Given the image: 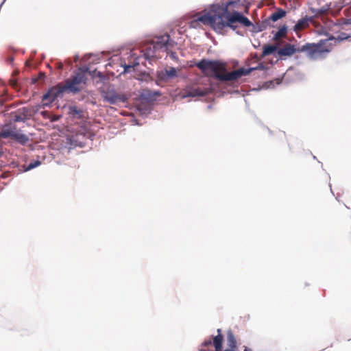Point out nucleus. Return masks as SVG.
<instances>
[{
    "mask_svg": "<svg viewBox=\"0 0 351 351\" xmlns=\"http://www.w3.org/2000/svg\"><path fill=\"white\" fill-rule=\"evenodd\" d=\"M235 4H237V3L232 1L228 2L221 14H217L208 12L197 16L195 19L191 21V25L194 27L195 24L200 22L218 30H222L226 27L235 29L237 27L235 23H239L245 27H250L252 25V22L241 13L237 11L230 13L228 11L230 8Z\"/></svg>",
    "mask_w": 351,
    "mask_h": 351,
    "instance_id": "obj_1",
    "label": "nucleus"
},
{
    "mask_svg": "<svg viewBox=\"0 0 351 351\" xmlns=\"http://www.w3.org/2000/svg\"><path fill=\"white\" fill-rule=\"evenodd\" d=\"M195 66L202 71L206 76H214L217 80L221 82H232L237 80L242 76L250 74L252 71L259 69L263 66H258L254 68H240L237 70L228 72L226 69L227 64L219 60H209L202 59L196 63Z\"/></svg>",
    "mask_w": 351,
    "mask_h": 351,
    "instance_id": "obj_2",
    "label": "nucleus"
},
{
    "mask_svg": "<svg viewBox=\"0 0 351 351\" xmlns=\"http://www.w3.org/2000/svg\"><path fill=\"white\" fill-rule=\"evenodd\" d=\"M240 344L234 331L229 328L223 333L221 328L217 330V335L206 338L202 343L204 348H214L215 351H235Z\"/></svg>",
    "mask_w": 351,
    "mask_h": 351,
    "instance_id": "obj_3",
    "label": "nucleus"
},
{
    "mask_svg": "<svg viewBox=\"0 0 351 351\" xmlns=\"http://www.w3.org/2000/svg\"><path fill=\"white\" fill-rule=\"evenodd\" d=\"M240 344L234 331L229 328L223 333L221 328L217 330V335L206 338L202 343L204 348H214L215 351H235Z\"/></svg>",
    "mask_w": 351,
    "mask_h": 351,
    "instance_id": "obj_4",
    "label": "nucleus"
},
{
    "mask_svg": "<svg viewBox=\"0 0 351 351\" xmlns=\"http://www.w3.org/2000/svg\"><path fill=\"white\" fill-rule=\"evenodd\" d=\"M87 80L86 71L80 69L75 75L64 82V86L66 91L76 94L84 88Z\"/></svg>",
    "mask_w": 351,
    "mask_h": 351,
    "instance_id": "obj_5",
    "label": "nucleus"
},
{
    "mask_svg": "<svg viewBox=\"0 0 351 351\" xmlns=\"http://www.w3.org/2000/svg\"><path fill=\"white\" fill-rule=\"evenodd\" d=\"M1 134L3 138H10L21 145H25L29 141L28 136L22 134L12 123L5 124L1 129Z\"/></svg>",
    "mask_w": 351,
    "mask_h": 351,
    "instance_id": "obj_6",
    "label": "nucleus"
},
{
    "mask_svg": "<svg viewBox=\"0 0 351 351\" xmlns=\"http://www.w3.org/2000/svg\"><path fill=\"white\" fill-rule=\"evenodd\" d=\"M326 41L327 40H321L317 45L307 43L302 47H298V52H305L308 58L316 59L321 56L323 53L330 51V47L322 46L323 43Z\"/></svg>",
    "mask_w": 351,
    "mask_h": 351,
    "instance_id": "obj_7",
    "label": "nucleus"
},
{
    "mask_svg": "<svg viewBox=\"0 0 351 351\" xmlns=\"http://www.w3.org/2000/svg\"><path fill=\"white\" fill-rule=\"evenodd\" d=\"M152 42L160 53V51H167L170 47H173L175 44L174 41L170 39V36L167 34L156 37ZM153 47L154 48V47Z\"/></svg>",
    "mask_w": 351,
    "mask_h": 351,
    "instance_id": "obj_8",
    "label": "nucleus"
},
{
    "mask_svg": "<svg viewBox=\"0 0 351 351\" xmlns=\"http://www.w3.org/2000/svg\"><path fill=\"white\" fill-rule=\"evenodd\" d=\"M104 100L110 104H116L119 102L124 103L128 98L125 95L117 93L114 89L108 88L101 93Z\"/></svg>",
    "mask_w": 351,
    "mask_h": 351,
    "instance_id": "obj_9",
    "label": "nucleus"
},
{
    "mask_svg": "<svg viewBox=\"0 0 351 351\" xmlns=\"http://www.w3.org/2000/svg\"><path fill=\"white\" fill-rule=\"evenodd\" d=\"M66 91L64 84L59 83L56 86L51 87L48 92L43 95V100H47L49 102H53Z\"/></svg>",
    "mask_w": 351,
    "mask_h": 351,
    "instance_id": "obj_10",
    "label": "nucleus"
},
{
    "mask_svg": "<svg viewBox=\"0 0 351 351\" xmlns=\"http://www.w3.org/2000/svg\"><path fill=\"white\" fill-rule=\"evenodd\" d=\"M177 76V70L174 67H170L169 69H165L157 72V79L158 81L167 82L169 80Z\"/></svg>",
    "mask_w": 351,
    "mask_h": 351,
    "instance_id": "obj_11",
    "label": "nucleus"
},
{
    "mask_svg": "<svg viewBox=\"0 0 351 351\" xmlns=\"http://www.w3.org/2000/svg\"><path fill=\"white\" fill-rule=\"evenodd\" d=\"M298 52V47L296 48L294 45L290 43H286L282 47L280 48L277 51V53L280 58L285 56H291L295 53Z\"/></svg>",
    "mask_w": 351,
    "mask_h": 351,
    "instance_id": "obj_12",
    "label": "nucleus"
},
{
    "mask_svg": "<svg viewBox=\"0 0 351 351\" xmlns=\"http://www.w3.org/2000/svg\"><path fill=\"white\" fill-rule=\"evenodd\" d=\"M152 43L148 44L144 49V54L147 59L158 58L160 57V52Z\"/></svg>",
    "mask_w": 351,
    "mask_h": 351,
    "instance_id": "obj_13",
    "label": "nucleus"
},
{
    "mask_svg": "<svg viewBox=\"0 0 351 351\" xmlns=\"http://www.w3.org/2000/svg\"><path fill=\"white\" fill-rule=\"evenodd\" d=\"M207 94V91L205 90H202L199 88H192L187 90H185L183 93L182 97H197V96H204Z\"/></svg>",
    "mask_w": 351,
    "mask_h": 351,
    "instance_id": "obj_14",
    "label": "nucleus"
},
{
    "mask_svg": "<svg viewBox=\"0 0 351 351\" xmlns=\"http://www.w3.org/2000/svg\"><path fill=\"white\" fill-rule=\"evenodd\" d=\"M27 109L23 108L11 113V117L15 122L24 121L27 119Z\"/></svg>",
    "mask_w": 351,
    "mask_h": 351,
    "instance_id": "obj_15",
    "label": "nucleus"
},
{
    "mask_svg": "<svg viewBox=\"0 0 351 351\" xmlns=\"http://www.w3.org/2000/svg\"><path fill=\"white\" fill-rule=\"evenodd\" d=\"M309 21H311V19H308L307 18H303L300 19L294 26V29L295 31H300L302 29H305L308 26Z\"/></svg>",
    "mask_w": 351,
    "mask_h": 351,
    "instance_id": "obj_16",
    "label": "nucleus"
},
{
    "mask_svg": "<svg viewBox=\"0 0 351 351\" xmlns=\"http://www.w3.org/2000/svg\"><path fill=\"white\" fill-rule=\"evenodd\" d=\"M286 14V12L283 10L282 9H279L276 12H274L271 16H269V19L274 21L276 22L280 19L284 17Z\"/></svg>",
    "mask_w": 351,
    "mask_h": 351,
    "instance_id": "obj_17",
    "label": "nucleus"
},
{
    "mask_svg": "<svg viewBox=\"0 0 351 351\" xmlns=\"http://www.w3.org/2000/svg\"><path fill=\"white\" fill-rule=\"evenodd\" d=\"M277 49H278V47L276 45H265L263 47V56L270 55V54L273 53L274 52H275L276 51H278Z\"/></svg>",
    "mask_w": 351,
    "mask_h": 351,
    "instance_id": "obj_18",
    "label": "nucleus"
},
{
    "mask_svg": "<svg viewBox=\"0 0 351 351\" xmlns=\"http://www.w3.org/2000/svg\"><path fill=\"white\" fill-rule=\"evenodd\" d=\"M40 164H41V162L38 160L31 162L27 165V166L26 167V171H29V170L39 166Z\"/></svg>",
    "mask_w": 351,
    "mask_h": 351,
    "instance_id": "obj_19",
    "label": "nucleus"
},
{
    "mask_svg": "<svg viewBox=\"0 0 351 351\" xmlns=\"http://www.w3.org/2000/svg\"><path fill=\"white\" fill-rule=\"evenodd\" d=\"M285 35H286V31H285V30H284V29H280V30H278V31L276 33V34H275V36H274V39H275L276 40H278L279 38H282V37L285 36Z\"/></svg>",
    "mask_w": 351,
    "mask_h": 351,
    "instance_id": "obj_20",
    "label": "nucleus"
},
{
    "mask_svg": "<svg viewBox=\"0 0 351 351\" xmlns=\"http://www.w3.org/2000/svg\"><path fill=\"white\" fill-rule=\"evenodd\" d=\"M311 11L314 14V16H322L325 12V10L323 9H318V10L311 9Z\"/></svg>",
    "mask_w": 351,
    "mask_h": 351,
    "instance_id": "obj_21",
    "label": "nucleus"
},
{
    "mask_svg": "<svg viewBox=\"0 0 351 351\" xmlns=\"http://www.w3.org/2000/svg\"><path fill=\"white\" fill-rule=\"evenodd\" d=\"M45 73H39L38 78L33 79L34 82H36L38 80H43L45 77Z\"/></svg>",
    "mask_w": 351,
    "mask_h": 351,
    "instance_id": "obj_22",
    "label": "nucleus"
},
{
    "mask_svg": "<svg viewBox=\"0 0 351 351\" xmlns=\"http://www.w3.org/2000/svg\"><path fill=\"white\" fill-rule=\"evenodd\" d=\"M137 64H138V62H137V63H135V64H132V65H130V64H128V65H127V64H125V66H124L125 69H124V70H125V72H126V71H128L130 69L134 67V66H135L136 65H137Z\"/></svg>",
    "mask_w": 351,
    "mask_h": 351,
    "instance_id": "obj_23",
    "label": "nucleus"
},
{
    "mask_svg": "<svg viewBox=\"0 0 351 351\" xmlns=\"http://www.w3.org/2000/svg\"><path fill=\"white\" fill-rule=\"evenodd\" d=\"M70 110H71V113H72L73 114H79L80 113V111L78 110L77 108L75 107V106L71 107L70 108Z\"/></svg>",
    "mask_w": 351,
    "mask_h": 351,
    "instance_id": "obj_24",
    "label": "nucleus"
},
{
    "mask_svg": "<svg viewBox=\"0 0 351 351\" xmlns=\"http://www.w3.org/2000/svg\"><path fill=\"white\" fill-rule=\"evenodd\" d=\"M346 34L344 33H342L341 35H339L337 38V40H343L348 38V36H345Z\"/></svg>",
    "mask_w": 351,
    "mask_h": 351,
    "instance_id": "obj_25",
    "label": "nucleus"
},
{
    "mask_svg": "<svg viewBox=\"0 0 351 351\" xmlns=\"http://www.w3.org/2000/svg\"><path fill=\"white\" fill-rule=\"evenodd\" d=\"M346 227H347L348 230L351 231V219L348 221Z\"/></svg>",
    "mask_w": 351,
    "mask_h": 351,
    "instance_id": "obj_26",
    "label": "nucleus"
},
{
    "mask_svg": "<svg viewBox=\"0 0 351 351\" xmlns=\"http://www.w3.org/2000/svg\"><path fill=\"white\" fill-rule=\"evenodd\" d=\"M10 84L12 86H14L16 84V82L14 80H10Z\"/></svg>",
    "mask_w": 351,
    "mask_h": 351,
    "instance_id": "obj_27",
    "label": "nucleus"
},
{
    "mask_svg": "<svg viewBox=\"0 0 351 351\" xmlns=\"http://www.w3.org/2000/svg\"><path fill=\"white\" fill-rule=\"evenodd\" d=\"M62 67H63L62 64H60L59 65V69H62Z\"/></svg>",
    "mask_w": 351,
    "mask_h": 351,
    "instance_id": "obj_28",
    "label": "nucleus"
},
{
    "mask_svg": "<svg viewBox=\"0 0 351 351\" xmlns=\"http://www.w3.org/2000/svg\"><path fill=\"white\" fill-rule=\"evenodd\" d=\"M243 351H250V350H248V349L247 348V347H245V348H244V350H243Z\"/></svg>",
    "mask_w": 351,
    "mask_h": 351,
    "instance_id": "obj_29",
    "label": "nucleus"
},
{
    "mask_svg": "<svg viewBox=\"0 0 351 351\" xmlns=\"http://www.w3.org/2000/svg\"><path fill=\"white\" fill-rule=\"evenodd\" d=\"M98 76L101 77V74L100 72H98Z\"/></svg>",
    "mask_w": 351,
    "mask_h": 351,
    "instance_id": "obj_30",
    "label": "nucleus"
},
{
    "mask_svg": "<svg viewBox=\"0 0 351 351\" xmlns=\"http://www.w3.org/2000/svg\"><path fill=\"white\" fill-rule=\"evenodd\" d=\"M9 108H10L9 106L5 107V108H6L5 110H8Z\"/></svg>",
    "mask_w": 351,
    "mask_h": 351,
    "instance_id": "obj_31",
    "label": "nucleus"
},
{
    "mask_svg": "<svg viewBox=\"0 0 351 351\" xmlns=\"http://www.w3.org/2000/svg\"><path fill=\"white\" fill-rule=\"evenodd\" d=\"M330 39L332 40V39H334V37H330Z\"/></svg>",
    "mask_w": 351,
    "mask_h": 351,
    "instance_id": "obj_32",
    "label": "nucleus"
},
{
    "mask_svg": "<svg viewBox=\"0 0 351 351\" xmlns=\"http://www.w3.org/2000/svg\"><path fill=\"white\" fill-rule=\"evenodd\" d=\"M3 105V103L2 102H0V106H2Z\"/></svg>",
    "mask_w": 351,
    "mask_h": 351,
    "instance_id": "obj_33",
    "label": "nucleus"
}]
</instances>
